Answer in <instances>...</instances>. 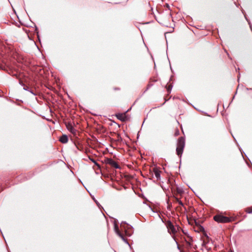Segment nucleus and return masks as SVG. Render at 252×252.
<instances>
[{"instance_id":"14","label":"nucleus","mask_w":252,"mask_h":252,"mask_svg":"<svg viewBox=\"0 0 252 252\" xmlns=\"http://www.w3.org/2000/svg\"><path fill=\"white\" fill-rule=\"evenodd\" d=\"M24 89L26 91H28V88H24Z\"/></svg>"},{"instance_id":"5","label":"nucleus","mask_w":252,"mask_h":252,"mask_svg":"<svg viewBox=\"0 0 252 252\" xmlns=\"http://www.w3.org/2000/svg\"><path fill=\"white\" fill-rule=\"evenodd\" d=\"M108 163L112 166L115 167L116 169L120 168V166L114 160L112 159H109L108 161Z\"/></svg>"},{"instance_id":"4","label":"nucleus","mask_w":252,"mask_h":252,"mask_svg":"<svg viewBox=\"0 0 252 252\" xmlns=\"http://www.w3.org/2000/svg\"><path fill=\"white\" fill-rule=\"evenodd\" d=\"M115 232L117 233V234L126 243L128 244V242H127L125 238L123 235L119 231L118 226L115 225Z\"/></svg>"},{"instance_id":"8","label":"nucleus","mask_w":252,"mask_h":252,"mask_svg":"<svg viewBox=\"0 0 252 252\" xmlns=\"http://www.w3.org/2000/svg\"><path fill=\"white\" fill-rule=\"evenodd\" d=\"M60 141L62 143H66L68 142V137L66 135H63L60 138Z\"/></svg>"},{"instance_id":"9","label":"nucleus","mask_w":252,"mask_h":252,"mask_svg":"<svg viewBox=\"0 0 252 252\" xmlns=\"http://www.w3.org/2000/svg\"><path fill=\"white\" fill-rule=\"evenodd\" d=\"M67 129L73 134H75L76 132V130L71 126L68 125L67 126Z\"/></svg>"},{"instance_id":"2","label":"nucleus","mask_w":252,"mask_h":252,"mask_svg":"<svg viewBox=\"0 0 252 252\" xmlns=\"http://www.w3.org/2000/svg\"><path fill=\"white\" fill-rule=\"evenodd\" d=\"M214 220L219 223H226L231 221L230 218L220 215L215 216L214 217Z\"/></svg>"},{"instance_id":"15","label":"nucleus","mask_w":252,"mask_h":252,"mask_svg":"<svg viewBox=\"0 0 252 252\" xmlns=\"http://www.w3.org/2000/svg\"><path fill=\"white\" fill-rule=\"evenodd\" d=\"M249 213H252V209L251 211H249Z\"/></svg>"},{"instance_id":"12","label":"nucleus","mask_w":252,"mask_h":252,"mask_svg":"<svg viewBox=\"0 0 252 252\" xmlns=\"http://www.w3.org/2000/svg\"><path fill=\"white\" fill-rule=\"evenodd\" d=\"M91 160L96 165L98 168L100 167L99 165L96 162V161L93 159H91Z\"/></svg>"},{"instance_id":"6","label":"nucleus","mask_w":252,"mask_h":252,"mask_svg":"<svg viewBox=\"0 0 252 252\" xmlns=\"http://www.w3.org/2000/svg\"><path fill=\"white\" fill-rule=\"evenodd\" d=\"M153 172L157 180H159L160 178V171L158 168H154L153 169Z\"/></svg>"},{"instance_id":"10","label":"nucleus","mask_w":252,"mask_h":252,"mask_svg":"<svg viewBox=\"0 0 252 252\" xmlns=\"http://www.w3.org/2000/svg\"><path fill=\"white\" fill-rule=\"evenodd\" d=\"M176 201L178 203V204L182 206H184V204L182 202V201H181L179 199H178V198H176Z\"/></svg>"},{"instance_id":"16","label":"nucleus","mask_w":252,"mask_h":252,"mask_svg":"<svg viewBox=\"0 0 252 252\" xmlns=\"http://www.w3.org/2000/svg\"><path fill=\"white\" fill-rule=\"evenodd\" d=\"M32 94H33L35 95V94L31 91H30Z\"/></svg>"},{"instance_id":"1","label":"nucleus","mask_w":252,"mask_h":252,"mask_svg":"<svg viewBox=\"0 0 252 252\" xmlns=\"http://www.w3.org/2000/svg\"><path fill=\"white\" fill-rule=\"evenodd\" d=\"M185 147V139L183 137H181L179 138L178 140L177 148H176V153L178 156L181 157L183 152L184 148Z\"/></svg>"},{"instance_id":"3","label":"nucleus","mask_w":252,"mask_h":252,"mask_svg":"<svg viewBox=\"0 0 252 252\" xmlns=\"http://www.w3.org/2000/svg\"><path fill=\"white\" fill-rule=\"evenodd\" d=\"M167 228L168 232L170 234L174 235L177 232V230L171 221H168L167 223Z\"/></svg>"},{"instance_id":"13","label":"nucleus","mask_w":252,"mask_h":252,"mask_svg":"<svg viewBox=\"0 0 252 252\" xmlns=\"http://www.w3.org/2000/svg\"><path fill=\"white\" fill-rule=\"evenodd\" d=\"M172 238H173V239L176 241V243H177V241H176V239H175V238L174 236H172Z\"/></svg>"},{"instance_id":"7","label":"nucleus","mask_w":252,"mask_h":252,"mask_svg":"<svg viewBox=\"0 0 252 252\" xmlns=\"http://www.w3.org/2000/svg\"><path fill=\"white\" fill-rule=\"evenodd\" d=\"M116 116L118 119L122 121H125L126 119L125 114L118 113Z\"/></svg>"},{"instance_id":"11","label":"nucleus","mask_w":252,"mask_h":252,"mask_svg":"<svg viewBox=\"0 0 252 252\" xmlns=\"http://www.w3.org/2000/svg\"><path fill=\"white\" fill-rule=\"evenodd\" d=\"M179 133H180L179 130L178 129H176L175 133H174L175 136H177L179 135Z\"/></svg>"}]
</instances>
